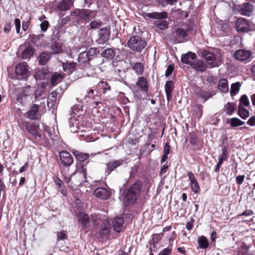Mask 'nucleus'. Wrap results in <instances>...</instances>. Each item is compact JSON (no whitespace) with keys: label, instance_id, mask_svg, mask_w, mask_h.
<instances>
[{"label":"nucleus","instance_id":"nucleus-43","mask_svg":"<svg viewBox=\"0 0 255 255\" xmlns=\"http://www.w3.org/2000/svg\"><path fill=\"white\" fill-rule=\"evenodd\" d=\"M133 70L137 75H141L143 72V65L141 63L138 62L134 64Z\"/></svg>","mask_w":255,"mask_h":255},{"label":"nucleus","instance_id":"nucleus-5","mask_svg":"<svg viewBox=\"0 0 255 255\" xmlns=\"http://www.w3.org/2000/svg\"><path fill=\"white\" fill-rule=\"evenodd\" d=\"M203 56L207 62V66L211 68L218 67L221 62L220 60L216 59L214 53L205 51L202 53Z\"/></svg>","mask_w":255,"mask_h":255},{"label":"nucleus","instance_id":"nucleus-19","mask_svg":"<svg viewBox=\"0 0 255 255\" xmlns=\"http://www.w3.org/2000/svg\"><path fill=\"white\" fill-rule=\"evenodd\" d=\"M124 220L123 217L115 218L113 222V226L114 230L117 232H120L123 226Z\"/></svg>","mask_w":255,"mask_h":255},{"label":"nucleus","instance_id":"nucleus-56","mask_svg":"<svg viewBox=\"0 0 255 255\" xmlns=\"http://www.w3.org/2000/svg\"><path fill=\"white\" fill-rule=\"evenodd\" d=\"M14 24L16 28V32L17 33H19L20 29V20L19 18L15 19Z\"/></svg>","mask_w":255,"mask_h":255},{"label":"nucleus","instance_id":"nucleus-11","mask_svg":"<svg viewBox=\"0 0 255 255\" xmlns=\"http://www.w3.org/2000/svg\"><path fill=\"white\" fill-rule=\"evenodd\" d=\"M26 129L28 132L33 136L34 139L37 142L42 141L44 137L37 131V126L34 124L27 125Z\"/></svg>","mask_w":255,"mask_h":255},{"label":"nucleus","instance_id":"nucleus-64","mask_svg":"<svg viewBox=\"0 0 255 255\" xmlns=\"http://www.w3.org/2000/svg\"><path fill=\"white\" fill-rule=\"evenodd\" d=\"M247 123L251 126H254L255 125V117H251L248 121Z\"/></svg>","mask_w":255,"mask_h":255},{"label":"nucleus","instance_id":"nucleus-46","mask_svg":"<svg viewBox=\"0 0 255 255\" xmlns=\"http://www.w3.org/2000/svg\"><path fill=\"white\" fill-rule=\"evenodd\" d=\"M29 99V96L25 95L24 93L19 94L17 98V100L21 103V104H23L25 103V102L27 101V100Z\"/></svg>","mask_w":255,"mask_h":255},{"label":"nucleus","instance_id":"nucleus-36","mask_svg":"<svg viewBox=\"0 0 255 255\" xmlns=\"http://www.w3.org/2000/svg\"><path fill=\"white\" fill-rule=\"evenodd\" d=\"M90 12L89 11H85V9H77L72 13V15L82 19L85 17V15Z\"/></svg>","mask_w":255,"mask_h":255},{"label":"nucleus","instance_id":"nucleus-49","mask_svg":"<svg viewBox=\"0 0 255 255\" xmlns=\"http://www.w3.org/2000/svg\"><path fill=\"white\" fill-rule=\"evenodd\" d=\"M52 49L53 50L54 54L61 53L62 51L61 46L57 43H55L53 45H52Z\"/></svg>","mask_w":255,"mask_h":255},{"label":"nucleus","instance_id":"nucleus-13","mask_svg":"<svg viewBox=\"0 0 255 255\" xmlns=\"http://www.w3.org/2000/svg\"><path fill=\"white\" fill-rule=\"evenodd\" d=\"M94 195L97 198L106 200L110 197V192L103 187H99L94 191Z\"/></svg>","mask_w":255,"mask_h":255},{"label":"nucleus","instance_id":"nucleus-60","mask_svg":"<svg viewBox=\"0 0 255 255\" xmlns=\"http://www.w3.org/2000/svg\"><path fill=\"white\" fill-rule=\"evenodd\" d=\"M56 100H52V98H48L47 101V106L49 109H52L55 104Z\"/></svg>","mask_w":255,"mask_h":255},{"label":"nucleus","instance_id":"nucleus-18","mask_svg":"<svg viewBox=\"0 0 255 255\" xmlns=\"http://www.w3.org/2000/svg\"><path fill=\"white\" fill-rule=\"evenodd\" d=\"M110 31L107 28H101L99 32L100 43H104L106 42L110 37Z\"/></svg>","mask_w":255,"mask_h":255},{"label":"nucleus","instance_id":"nucleus-2","mask_svg":"<svg viewBox=\"0 0 255 255\" xmlns=\"http://www.w3.org/2000/svg\"><path fill=\"white\" fill-rule=\"evenodd\" d=\"M141 187V182L138 181L128 189L125 195V199L128 203L132 204L136 200L140 195Z\"/></svg>","mask_w":255,"mask_h":255},{"label":"nucleus","instance_id":"nucleus-9","mask_svg":"<svg viewBox=\"0 0 255 255\" xmlns=\"http://www.w3.org/2000/svg\"><path fill=\"white\" fill-rule=\"evenodd\" d=\"M252 55L250 51L245 49H239L236 50L234 54V57L239 61H246L249 59Z\"/></svg>","mask_w":255,"mask_h":255},{"label":"nucleus","instance_id":"nucleus-15","mask_svg":"<svg viewBox=\"0 0 255 255\" xmlns=\"http://www.w3.org/2000/svg\"><path fill=\"white\" fill-rule=\"evenodd\" d=\"M254 6L249 3H244L240 6V11L241 14L249 16L253 11Z\"/></svg>","mask_w":255,"mask_h":255},{"label":"nucleus","instance_id":"nucleus-37","mask_svg":"<svg viewBox=\"0 0 255 255\" xmlns=\"http://www.w3.org/2000/svg\"><path fill=\"white\" fill-rule=\"evenodd\" d=\"M102 54L103 57L108 59H112L115 56V52L113 49L108 48L105 50Z\"/></svg>","mask_w":255,"mask_h":255},{"label":"nucleus","instance_id":"nucleus-39","mask_svg":"<svg viewBox=\"0 0 255 255\" xmlns=\"http://www.w3.org/2000/svg\"><path fill=\"white\" fill-rule=\"evenodd\" d=\"M241 84L239 82H236L231 85L230 94L231 96H234L237 94L240 90Z\"/></svg>","mask_w":255,"mask_h":255},{"label":"nucleus","instance_id":"nucleus-57","mask_svg":"<svg viewBox=\"0 0 255 255\" xmlns=\"http://www.w3.org/2000/svg\"><path fill=\"white\" fill-rule=\"evenodd\" d=\"M174 66L173 65H170L168 66L165 72V76L168 77L170 75L174 69Z\"/></svg>","mask_w":255,"mask_h":255},{"label":"nucleus","instance_id":"nucleus-8","mask_svg":"<svg viewBox=\"0 0 255 255\" xmlns=\"http://www.w3.org/2000/svg\"><path fill=\"white\" fill-rule=\"evenodd\" d=\"M19 50L21 51V57L22 59H30L34 53V48L29 45H21Z\"/></svg>","mask_w":255,"mask_h":255},{"label":"nucleus","instance_id":"nucleus-41","mask_svg":"<svg viewBox=\"0 0 255 255\" xmlns=\"http://www.w3.org/2000/svg\"><path fill=\"white\" fill-rule=\"evenodd\" d=\"M48 73V69L46 68H42L39 70L35 75L36 79H43L45 78V76Z\"/></svg>","mask_w":255,"mask_h":255},{"label":"nucleus","instance_id":"nucleus-44","mask_svg":"<svg viewBox=\"0 0 255 255\" xmlns=\"http://www.w3.org/2000/svg\"><path fill=\"white\" fill-rule=\"evenodd\" d=\"M154 24L156 26L161 29H164L168 27V23L165 20H157Z\"/></svg>","mask_w":255,"mask_h":255},{"label":"nucleus","instance_id":"nucleus-28","mask_svg":"<svg viewBox=\"0 0 255 255\" xmlns=\"http://www.w3.org/2000/svg\"><path fill=\"white\" fill-rule=\"evenodd\" d=\"M38 110L39 106L36 104L34 105L27 113L28 117L32 120L36 119Z\"/></svg>","mask_w":255,"mask_h":255},{"label":"nucleus","instance_id":"nucleus-34","mask_svg":"<svg viewBox=\"0 0 255 255\" xmlns=\"http://www.w3.org/2000/svg\"><path fill=\"white\" fill-rule=\"evenodd\" d=\"M238 114L241 118L246 119L250 116V112L249 111L244 108L242 105H239L238 107Z\"/></svg>","mask_w":255,"mask_h":255},{"label":"nucleus","instance_id":"nucleus-14","mask_svg":"<svg viewBox=\"0 0 255 255\" xmlns=\"http://www.w3.org/2000/svg\"><path fill=\"white\" fill-rule=\"evenodd\" d=\"M188 176L190 181V185L192 191L195 193H198L200 190V187L198 183L195 178L193 173L191 172H188Z\"/></svg>","mask_w":255,"mask_h":255},{"label":"nucleus","instance_id":"nucleus-10","mask_svg":"<svg viewBox=\"0 0 255 255\" xmlns=\"http://www.w3.org/2000/svg\"><path fill=\"white\" fill-rule=\"evenodd\" d=\"M59 157L63 165L69 166L73 162V158L70 153L66 151H62L59 153Z\"/></svg>","mask_w":255,"mask_h":255},{"label":"nucleus","instance_id":"nucleus-38","mask_svg":"<svg viewBox=\"0 0 255 255\" xmlns=\"http://www.w3.org/2000/svg\"><path fill=\"white\" fill-rule=\"evenodd\" d=\"M228 123L230 124L231 127L234 128L242 126L245 124V122L238 118H233L229 120Z\"/></svg>","mask_w":255,"mask_h":255},{"label":"nucleus","instance_id":"nucleus-47","mask_svg":"<svg viewBox=\"0 0 255 255\" xmlns=\"http://www.w3.org/2000/svg\"><path fill=\"white\" fill-rule=\"evenodd\" d=\"M199 95L201 98L204 99L205 100H207V99H209L213 96V94H212L209 92L205 91L203 90H201L200 91Z\"/></svg>","mask_w":255,"mask_h":255},{"label":"nucleus","instance_id":"nucleus-20","mask_svg":"<svg viewBox=\"0 0 255 255\" xmlns=\"http://www.w3.org/2000/svg\"><path fill=\"white\" fill-rule=\"evenodd\" d=\"M44 130L47 132L49 137L52 140H56L58 138L59 132L55 131V128H51L47 126H44Z\"/></svg>","mask_w":255,"mask_h":255},{"label":"nucleus","instance_id":"nucleus-59","mask_svg":"<svg viewBox=\"0 0 255 255\" xmlns=\"http://www.w3.org/2000/svg\"><path fill=\"white\" fill-rule=\"evenodd\" d=\"M171 253V249L165 248L161 250L158 255H170Z\"/></svg>","mask_w":255,"mask_h":255},{"label":"nucleus","instance_id":"nucleus-25","mask_svg":"<svg viewBox=\"0 0 255 255\" xmlns=\"http://www.w3.org/2000/svg\"><path fill=\"white\" fill-rule=\"evenodd\" d=\"M54 183L57 190L63 195H66L67 191L65 190V187L63 185L62 181L59 178L56 177L54 179Z\"/></svg>","mask_w":255,"mask_h":255},{"label":"nucleus","instance_id":"nucleus-35","mask_svg":"<svg viewBox=\"0 0 255 255\" xmlns=\"http://www.w3.org/2000/svg\"><path fill=\"white\" fill-rule=\"evenodd\" d=\"M173 84L172 81L166 82L165 85V90L167 99L169 98L172 94Z\"/></svg>","mask_w":255,"mask_h":255},{"label":"nucleus","instance_id":"nucleus-3","mask_svg":"<svg viewBox=\"0 0 255 255\" xmlns=\"http://www.w3.org/2000/svg\"><path fill=\"white\" fill-rule=\"evenodd\" d=\"M146 45V42L138 36H131L127 42L128 47L136 52L141 51Z\"/></svg>","mask_w":255,"mask_h":255},{"label":"nucleus","instance_id":"nucleus-33","mask_svg":"<svg viewBox=\"0 0 255 255\" xmlns=\"http://www.w3.org/2000/svg\"><path fill=\"white\" fill-rule=\"evenodd\" d=\"M76 63L74 62L62 63V67L64 71L66 72H70L76 67Z\"/></svg>","mask_w":255,"mask_h":255},{"label":"nucleus","instance_id":"nucleus-61","mask_svg":"<svg viewBox=\"0 0 255 255\" xmlns=\"http://www.w3.org/2000/svg\"><path fill=\"white\" fill-rule=\"evenodd\" d=\"M11 27V23L10 22L6 23L4 28L3 29V31L5 33H8Z\"/></svg>","mask_w":255,"mask_h":255},{"label":"nucleus","instance_id":"nucleus-17","mask_svg":"<svg viewBox=\"0 0 255 255\" xmlns=\"http://www.w3.org/2000/svg\"><path fill=\"white\" fill-rule=\"evenodd\" d=\"M208 67L207 65L204 61L198 60L193 62L191 65V68L195 70L196 71L202 72L206 70V68Z\"/></svg>","mask_w":255,"mask_h":255},{"label":"nucleus","instance_id":"nucleus-54","mask_svg":"<svg viewBox=\"0 0 255 255\" xmlns=\"http://www.w3.org/2000/svg\"><path fill=\"white\" fill-rule=\"evenodd\" d=\"M178 0H163L161 3L162 6H165L166 4L174 5L177 2Z\"/></svg>","mask_w":255,"mask_h":255},{"label":"nucleus","instance_id":"nucleus-22","mask_svg":"<svg viewBox=\"0 0 255 255\" xmlns=\"http://www.w3.org/2000/svg\"><path fill=\"white\" fill-rule=\"evenodd\" d=\"M198 248L201 249H206L209 246L208 240L204 236L198 237L197 240Z\"/></svg>","mask_w":255,"mask_h":255},{"label":"nucleus","instance_id":"nucleus-24","mask_svg":"<svg viewBox=\"0 0 255 255\" xmlns=\"http://www.w3.org/2000/svg\"><path fill=\"white\" fill-rule=\"evenodd\" d=\"M79 126V123L74 117L70 118L69 120V127L72 132L75 133L78 132Z\"/></svg>","mask_w":255,"mask_h":255},{"label":"nucleus","instance_id":"nucleus-50","mask_svg":"<svg viewBox=\"0 0 255 255\" xmlns=\"http://www.w3.org/2000/svg\"><path fill=\"white\" fill-rule=\"evenodd\" d=\"M99 86L103 89L104 93H105L107 90L110 91L111 90V87L106 82L101 81L99 84Z\"/></svg>","mask_w":255,"mask_h":255},{"label":"nucleus","instance_id":"nucleus-4","mask_svg":"<svg viewBox=\"0 0 255 255\" xmlns=\"http://www.w3.org/2000/svg\"><path fill=\"white\" fill-rule=\"evenodd\" d=\"M235 28L238 32H247L251 30V26L249 21L245 18H238L235 22Z\"/></svg>","mask_w":255,"mask_h":255},{"label":"nucleus","instance_id":"nucleus-29","mask_svg":"<svg viewBox=\"0 0 255 255\" xmlns=\"http://www.w3.org/2000/svg\"><path fill=\"white\" fill-rule=\"evenodd\" d=\"M146 15L147 17L153 19H164L167 17V13L165 12H153L151 13H147Z\"/></svg>","mask_w":255,"mask_h":255},{"label":"nucleus","instance_id":"nucleus-32","mask_svg":"<svg viewBox=\"0 0 255 255\" xmlns=\"http://www.w3.org/2000/svg\"><path fill=\"white\" fill-rule=\"evenodd\" d=\"M236 108V104L235 103L228 102L224 106V111L228 115L230 116L235 110Z\"/></svg>","mask_w":255,"mask_h":255},{"label":"nucleus","instance_id":"nucleus-48","mask_svg":"<svg viewBox=\"0 0 255 255\" xmlns=\"http://www.w3.org/2000/svg\"><path fill=\"white\" fill-rule=\"evenodd\" d=\"M44 92V88L43 87L41 86L38 87L35 92V98L36 99L38 98L43 96Z\"/></svg>","mask_w":255,"mask_h":255},{"label":"nucleus","instance_id":"nucleus-62","mask_svg":"<svg viewBox=\"0 0 255 255\" xmlns=\"http://www.w3.org/2000/svg\"><path fill=\"white\" fill-rule=\"evenodd\" d=\"M245 176L244 175H240L237 176L236 177V180L237 183L239 184H241L243 182L244 179H245Z\"/></svg>","mask_w":255,"mask_h":255},{"label":"nucleus","instance_id":"nucleus-58","mask_svg":"<svg viewBox=\"0 0 255 255\" xmlns=\"http://www.w3.org/2000/svg\"><path fill=\"white\" fill-rule=\"evenodd\" d=\"M91 219L94 226L97 225L96 224V221L100 219V215L96 214H93L91 215Z\"/></svg>","mask_w":255,"mask_h":255},{"label":"nucleus","instance_id":"nucleus-55","mask_svg":"<svg viewBox=\"0 0 255 255\" xmlns=\"http://www.w3.org/2000/svg\"><path fill=\"white\" fill-rule=\"evenodd\" d=\"M49 26V22L47 20H44L40 24L41 29L43 31H46Z\"/></svg>","mask_w":255,"mask_h":255},{"label":"nucleus","instance_id":"nucleus-63","mask_svg":"<svg viewBox=\"0 0 255 255\" xmlns=\"http://www.w3.org/2000/svg\"><path fill=\"white\" fill-rule=\"evenodd\" d=\"M95 96L94 90L92 89H90L87 93L86 97L93 99Z\"/></svg>","mask_w":255,"mask_h":255},{"label":"nucleus","instance_id":"nucleus-40","mask_svg":"<svg viewBox=\"0 0 255 255\" xmlns=\"http://www.w3.org/2000/svg\"><path fill=\"white\" fill-rule=\"evenodd\" d=\"M90 60H91V59L89 58L86 51L81 52L79 55V57H78V62H79L84 63H86V62H88Z\"/></svg>","mask_w":255,"mask_h":255},{"label":"nucleus","instance_id":"nucleus-27","mask_svg":"<svg viewBox=\"0 0 255 255\" xmlns=\"http://www.w3.org/2000/svg\"><path fill=\"white\" fill-rule=\"evenodd\" d=\"M136 85L139 87L141 90L143 91L146 92L148 90L147 81L146 79L143 77L138 78Z\"/></svg>","mask_w":255,"mask_h":255},{"label":"nucleus","instance_id":"nucleus-16","mask_svg":"<svg viewBox=\"0 0 255 255\" xmlns=\"http://www.w3.org/2000/svg\"><path fill=\"white\" fill-rule=\"evenodd\" d=\"M78 222L82 229L87 228L90 224V219L88 215L83 212L80 213L78 215Z\"/></svg>","mask_w":255,"mask_h":255},{"label":"nucleus","instance_id":"nucleus-1","mask_svg":"<svg viewBox=\"0 0 255 255\" xmlns=\"http://www.w3.org/2000/svg\"><path fill=\"white\" fill-rule=\"evenodd\" d=\"M62 174L64 181L70 187L73 185L81 184L86 181V168L83 165L78 167L77 171L69 176L64 171H62Z\"/></svg>","mask_w":255,"mask_h":255},{"label":"nucleus","instance_id":"nucleus-42","mask_svg":"<svg viewBox=\"0 0 255 255\" xmlns=\"http://www.w3.org/2000/svg\"><path fill=\"white\" fill-rule=\"evenodd\" d=\"M75 157L80 161H84L88 159L89 155L88 154L76 151L74 152Z\"/></svg>","mask_w":255,"mask_h":255},{"label":"nucleus","instance_id":"nucleus-12","mask_svg":"<svg viewBox=\"0 0 255 255\" xmlns=\"http://www.w3.org/2000/svg\"><path fill=\"white\" fill-rule=\"evenodd\" d=\"M196 58L197 56L194 53L188 52L186 54H182L181 59V62L183 63L190 65L191 66V65L193 64L194 60Z\"/></svg>","mask_w":255,"mask_h":255},{"label":"nucleus","instance_id":"nucleus-53","mask_svg":"<svg viewBox=\"0 0 255 255\" xmlns=\"http://www.w3.org/2000/svg\"><path fill=\"white\" fill-rule=\"evenodd\" d=\"M219 159L223 161H226L227 160V159H228V151L226 147H224L222 149V155L219 157Z\"/></svg>","mask_w":255,"mask_h":255},{"label":"nucleus","instance_id":"nucleus-52","mask_svg":"<svg viewBox=\"0 0 255 255\" xmlns=\"http://www.w3.org/2000/svg\"><path fill=\"white\" fill-rule=\"evenodd\" d=\"M87 53L91 60L94 57L95 55L97 54V50L95 48H91L88 51H87Z\"/></svg>","mask_w":255,"mask_h":255},{"label":"nucleus","instance_id":"nucleus-6","mask_svg":"<svg viewBox=\"0 0 255 255\" xmlns=\"http://www.w3.org/2000/svg\"><path fill=\"white\" fill-rule=\"evenodd\" d=\"M171 39L175 43L186 41L187 40L186 31L181 28L176 29L173 32Z\"/></svg>","mask_w":255,"mask_h":255},{"label":"nucleus","instance_id":"nucleus-21","mask_svg":"<svg viewBox=\"0 0 255 255\" xmlns=\"http://www.w3.org/2000/svg\"><path fill=\"white\" fill-rule=\"evenodd\" d=\"M65 75L55 72L51 76L50 83L52 86H55L59 83L64 78Z\"/></svg>","mask_w":255,"mask_h":255},{"label":"nucleus","instance_id":"nucleus-45","mask_svg":"<svg viewBox=\"0 0 255 255\" xmlns=\"http://www.w3.org/2000/svg\"><path fill=\"white\" fill-rule=\"evenodd\" d=\"M239 105H242L243 107H247L250 105L249 100L246 95H244L241 97Z\"/></svg>","mask_w":255,"mask_h":255},{"label":"nucleus","instance_id":"nucleus-26","mask_svg":"<svg viewBox=\"0 0 255 255\" xmlns=\"http://www.w3.org/2000/svg\"><path fill=\"white\" fill-rule=\"evenodd\" d=\"M123 163V160H116L112 161L111 162H109L107 164V172L109 174L112 171H113L115 168L118 167V166L122 165Z\"/></svg>","mask_w":255,"mask_h":255},{"label":"nucleus","instance_id":"nucleus-30","mask_svg":"<svg viewBox=\"0 0 255 255\" xmlns=\"http://www.w3.org/2000/svg\"><path fill=\"white\" fill-rule=\"evenodd\" d=\"M73 4L71 0H63L58 5V8L61 11L69 9Z\"/></svg>","mask_w":255,"mask_h":255},{"label":"nucleus","instance_id":"nucleus-31","mask_svg":"<svg viewBox=\"0 0 255 255\" xmlns=\"http://www.w3.org/2000/svg\"><path fill=\"white\" fill-rule=\"evenodd\" d=\"M218 89L222 93H227L229 91L228 81L227 79H221L218 84Z\"/></svg>","mask_w":255,"mask_h":255},{"label":"nucleus","instance_id":"nucleus-23","mask_svg":"<svg viewBox=\"0 0 255 255\" xmlns=\"http://www.w3.org/2000/svg\"><path fill=\"white\" fill-rule=\"evenodd\" d=\"M51 55L48 52L41 53L38 58V62L40 65H44L50 59Z\"/></svg>","mask_w":255,"mask_h":255},{"label":"nucleus","instance_id":"nucleus-51","mask_svg":"<svg viewBox=\"0 0 255 255\" xmlns=\"http://www.w3.org/2000/svg\"><path fill=\"white\" fill-rule=\"evenodd\" d=\"M102 25V22L98 20H94L92 21L90 24V26L91 29H96L100 27Z\"/></svg>","mask_w":255,"mask_h":255},{"label":"nucleus","instance_id":"nucleus-7","mask_svg":"<svg viewBox=\"0 0 255 255\" xmlns=\"http://www.w3.org/2000/svg\"><path fill=\"white\" fill-rule=\"evenodd\" d=\"M15 72L16 75L24 77H27L30 75L29 67L26 62H21L16 65Z\"/></svg>","mask_w":255,"mask_h":255}]
</instances>
